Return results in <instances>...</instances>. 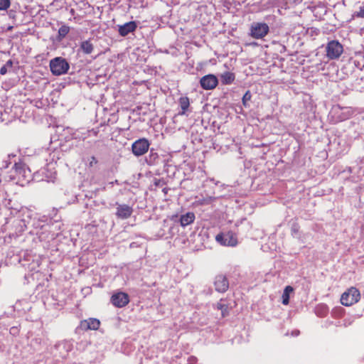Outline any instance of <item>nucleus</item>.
Returning a JSON list of instances; mask_svg holds the SVG:
<instances>
[{"label": "nucleus", "instance_id": "obj_21", "mask_svg": "<svg viewBox=\"0 0 364 364\" xmlns=\"http://www.w3.org/2000/svg\"><path fill=\"white\" fill-rule=\"evenodd\" d=\"M11 5L10 0H0V11H5L9 8Z\"/></svg>", "mask_w": 364, "mask_h": 364}, {"label": "nucleus", "instance_id": "obj_17", "mask_svg": "<svg viewBox=\"0 0 364 364\" xmlns=\"http://www.w3.org/2000/svg\"><path fill=\"white\" fill-rule=\"evenodd\" d=\"M220 79L223 85H230L234 82L235 75L232 72H225L220 75Z\"/></svg>", "mask_w": 364, "mask_h": 364}, {"label": "nucleus", "instance_id": "obj_13", "mask_svg": "<svg viewBox=\"0 0 364 364\" xmlns=\"http://www.w3.org/2000/svg\"><path fill=\"white\" fill-rule=\"evenodd\" d=\"M137 28L136 23L135 21H129L124 24L119 26L118 32L121 36H126L129 33L134 32Z\"/></svg>", "mask_w": 364, "mask_h": 364}, {"label": "nucleus", "instance_id": "obj_1", "mask_svg": "<svg viewBox=\"0 0 364 364\" xmlns=\"http://www.w3.org/2000/svg\"><path fill=\"white\" fill-rule=\"evenodd\" d=\"M360 299V291L354 287L348 288L341 296V303L345 306H350L358 303Z\"/></svg>", "mask_w": 364, "mask_h": 364}, {"label": "nucleus", "instance_id": "obj_23", "mask_svg": "<svg viewBox=\"0 0 364 364\" xmlns=\"http://www.w3.org/2000/svg\"><path fill=\"white\" fill-rule=\"evenodd\" d=\"M211 202H212V198L211 197L204 198H202V199H199L198 200L196 201V203L198 205H208V204H210Z\"/></svg>", "mask_w": 364, "mask_h": 364}, {"label": "nucleus", "instance_id": "obj_14", "mask_svg": "<svg viewBox=\"0 0 364 364\" xmlns=\"http://www.w3.org/2000/svg\"><path fill=\"white\" fill-rule=\"evenodd\" d=\"M81 326L85 330H97L100 326V321L97 318H90L81 321Z\"/></svg>", "mask_w": 364, "mask_h": 364}, {"label": "nucleus", "instance_id": "obj_6", "mask_svg": "<svg viewBox=\"0 0 364 364\" xmlns=\"http://www.w3.org/2000/svg\"><path fill=\"white\" fill-rule=\"evenodd\" d=\"M150 143L146 138L136 140L132 145V151L136 156L144 155L149 149Z\"/></svg>", "mask_w": 364, "mask_h": 364}, {"label": "nucleus", "instance_id": "obj_10", "mask_svg": "<svg viewBox=\"0 0 364 364\" xmlns=\"http://www.w3.org/2000/svg\"><path fill=\"white\" fill-rule=\"evenodd\" d=\"M213 284L215 291L220 293L227 291L229 288V281L228 278L225 275L221 274L215 277Z\"/></svg>", "mask_w": 364, "mask_h": 364}, {"label": "nucleus", "instance_id": "obj_18", "mask_svg": "<svg viewBox=\"0 0 364 364\" xmlns=\"http://www.w3.org/2000/svg\"><path fill=\"white\" fill-rule=\"evenodd\" d=\"M178 102L181 109L180 114H184L188 109V107L190 106L189 98L188 97H181L179 98Z\"/></svg>", "mask_w": 364, "mask_h": 364}, {"label": "nucleus", "instance_id": "obj_20", "mask_svg": "<svg viewBox=\"0 0 364 364\" xmlns=\"http://www.w3.org/2000/svg\"><path fill=\"white\" fill-rule=\"evenodd\" d=\"M70 31V27L65 25L60 26L58 29V37L60 39L65 38Z\"/></svg>", "mask_w": 364, "mask_h": 364}, {"label": "nucleus", "instance_id": "obj_16", "mask_svg": "<svg viewBox=\"0 0 364 364\" xmlns=\"http://www.w3.org/2000/svg\"><path fill=\"white\" fill-rule=\"evenodd\" d=\"M80 49L84 54L89 55L94 50V46L91 40L89 39L81 42Z\"/></svg>", "mask_w": 364, "mask_h": 364}, {"label": "nucleus", "instance_id": "obj_24", "mask_svg": "<svg viewBox=\"0 0 364 364\" xmlns=\"http://www.w3.org/2000/svg\"><path fill=\"white\" fill-rule=\"evenodd\" d=\"M251 97H252L251 93L249 90H247L245 92V94L243 95V97H242V103L245 106L246 105V102L251 100Z\"/></svg>", "mask_w": 364, "mask_h": 364}, {"label": "nucleus", "instance_id": "obj_3", "mask_svg": "<svg viewBox=\"0 0 364 364\" xmlns=\"http://www.w3.org/2000/svg\"><path fill=\"white\" fill-rule=\"evenodd\" d=\"M326 57L329 60H336L340 58L343 52V47L338 41H329L326 47Z\"/></svg>", "mask_w": 364, "mask_h": 364}, {"label": "nucleus", "instance_id": "obj_12", "mask_svg": "<svg viewBox=\"0 0 364 364\" xmlns=\"http://www.w3.org/2000/svg\"><path fill=\"white\" fill-rule=\"evenodd\" d=\"M232 306L227 299H221L216 304V309L221 311V316L223 318L228 316L232 309Z\"/></svg>", "mask_w": 364, "mask_h": 364}, {"label": "nucleus", "instance_id": "obj_26", "mask_svg": "<svg viewBox=\"0 0 364 364\" xmlns=\"http://www.w3.org/2000/svg\"><path fill=\"white\" fill-rule=\"evenodd\" d=\"M7 73L6 65H4L0 68V74L4 75Z\"/></svg>", "mask_w": 364, "mask_h": 364}, {"label": "nucleus", "instance_id": "obj_7", "mask_svg": "<svg viewBox=\"0 0 364 364\" xmlns=\"http://www.w3.org/2000/svg\"><path fill=\"white\" fill-rule=\"evenodd\" d=\"M14 173L15 177L21 185L29 182L31 176V171L26 166L16 164Z\"/></svg>", "mask_w": 364, "mask_h": 364}, {"label": "nucleus", "instance_id": "obj_9", "mask_svg": "<svg viewBox=\"0 0 364 364\" xmlns=\"http://www.w3.org/2000/svg\"><path fill=\"white\" fill-rule=\"evenodd\" d=\"M200 84L201 87L204 90H213L217 87L218 80L215 75L208 74L200 78Z\"/></svg>", "mask_w": 364, "mask_h": 364}, {"label": "nucleus", "instance_id": "obj_11", "mask_svg": "<svg viewBox=\"0 0 364 364\" xmlns=\"http://www.w3.org/2000/svg\"><path fill=\"white\" fill-rule=\"evenodd\" d=\"M132 213L133 209L131 206L123 204L117 206L116 215L121 219H127L132 215Z\"/></svg>", "mask_w": 364, "mask_h": 364}, {"label": "nucleus", "instance_id": "obj_22", "mask_svg": "<svg viewBox=\"0 0 364 364\" xmlns=\"http://www.w3.org/2000/svg\"><path fill=\"white\" fill-rule=\"evenodd\" d=\"M353 17L364 18V6H360L359 11L354 12Z\"/></svg>", "mask_w": 364, "mask_h": 364}, {"label": "nucleus", "instance_id": "obj_15", "mask_svg": "<svg viewBox=\"0 0 364 364\" xmlns=\"http://www.w3.org/2000/svg\"><path fill=\"white\" fill-rule=\"evenodd\" d=\"M195 214L192 212H188L184 215H182L180 218V224L182 227H186L195 220Z\"/></svg>", "mask_w": 364, "mask_h": 364}, {"label": "nucleus", "instance_id": "obj_2", "mask_svg": "<svg viewBox=\"0 0 364 364\" xmlns=\"http://www.w3.org/2000/svg\"><path fill=\"white\" fill-rule=\"evenodd\" d=\"M50 68L55 75H60L68 72L70 65L65 59L58 57L50 60Z\"/></svg>", "mask_w": 364, "mask_h": 364}, {"label": "nucleus", "instance_id": "obj_8", "mask_svg": "<svg viewBox=\"0 0 364 364\" xmlns=\"http://www.w3.org/2000/svg\"><path fill=\"white\" fill-rule=\"evenodd\" d=\"M111 303L117 308H122L129 303V295L124 292H117L114 294L110 299Z\"/></svg>", "mask_w": 364, "mask_h": 364}, {"label": "nucleus", "instance_id": "obj_5", "mask_svg": "<svg viewBox=\"0 0 364 364\" xmlns=\"http://www.w3.org/2000/svg\"><path fill=\"white\" fill-rule=\"evenodd\" d=\"M269 31V26L266 23H253L250 26V36L255 39H262Z\"/></svg>", "mask_w": 364, "mask_h": 364}, {"label": "nucleus", "instance_id": "obj_19", "mask_svg": "<svg viewBox=\"0 0 364 364\" xmlns=\"http://www.w3.org/2000/svg\"><path fill=\"white\" fill-rule=\"evenodd\" d=\"M294 291V289L291 286H287L282 294V304L284 305H288L289 303V294Z\"/></svg>", "mask_w": 364, "mask_h": 364}, {"label": "nucleus", "instance_id": "obj_25", "mask_svg": "<svg viewBox=\"0 0 364 364\" xmlns=\"http://www.w3.org/2000/svg\"><path fill=\"white\" fill-rule=\"evenodd\" d=\"M98 163L97 159L95 156H91L90 161H89V166L92 167L93 166L96 165Z\"/></svg>", "mask_w": 364, "mask_h": 364}, {"label": "nucleus", "instance_id": "obj_4", "mask_svg": "<svg viewBox=\"0 0 364 364\" xmlns=\"http://www.w3.org/2000/svg\"><path fill=\"white\" fill-rule=\"evenodd\" d=\"M215 240L223 246L235 247L238 243L237 235L232 231L218 234Z\"/></svg>", "mask_w": 364, "mask_h": 364}, {"label": "nucleus", "instance_id": "obj_27", "mask_svg": "<svg viewBox=\"0 0 364 364\" xmlns=\"http://www.w3.org/2000/svg\"><path fill=\"white\" fill-rule=\"evenodd\" d=\"M12 65H13L12 61H11V60H8V61L6 62V65H9V66H11H11H12Z\"/></svg>", "mask_w": 364, "mask_h": 364}]
</instances>
